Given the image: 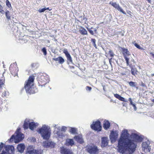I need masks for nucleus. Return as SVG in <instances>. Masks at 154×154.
<instances>
[{
    "label": "nucleus",
    "mask_w": 154,
    "mask_h": 154,
    "mask_svg": "<svg viewBox=\"0 0 154 154\" xmlns=\"http://www.w3.org/2000/svg\"><path fill=\"white\" fill-rule=\"evenodd\" d=\"M37 131L43 139L48 140L51 137V129L50 127L47 125H43L41 127L38 128Z\"/></svg>",
    "instance_id": "f03ea898"
},
{
    "label": "nucleus",
    "mask_w": 154,
    "mask_h": 154,
    "mask_svg": "<svg viewBox=\"0 0 154 154\" xmlns=\"http://www.w3.org/2000/svg\"><path fill=\"white\" fill-rule=\"evenodd\" d=\"M128 108H127V106H123V109H128L127 110V111L128 112L131 111L133 112L134 111H136L137 108L136 106H128Z\"/></svg>",
    "instance_id": "4be33fe9"
},
{
    "label": "nucleus",
    "mask_w": 154,
    "mask_h": 154,
    "mask_svg": "<svg viewBox=\"0 0 154 154\" xmlns=\"http://www.w3.org/2000/svg\"><path fill=\"white\" fill-rule=\"evenodd\" d=\"M74 138L77 142L80 143H82L83 142L82 137L81 135L75 136L74 137Z\"/></svg>",
    "instance_id": "6ab92c4d"
},
{
    "label": "nucleus",
    "mask_w": 154,
    "mask_h": 154,
    "mask_svg": "<svg viewBox=\"0 0 154 154\" xmlns=\"http://www.w3.org/2000/svg\"><path fill=\"white\" fill-rule=\"evenodd\" d=\"M52 127L54 128V131L53 133L54 136L59 139H63L65 135V134L63 133L60 131L61 130V131L65 132L67 130V128L65 126H63L61 128L58 125L53 124L52 125Z\"/></svg>",
    "instance_id": "7ed1b4c3"
},
{
    "label": "nucleus",
    "mask_w": 154,
    "mask_h": 154,
    "mask_svg": "<svg viewBox=\"0 0 154 154\" xmlns=\"http://www.w3.org/2000/svg\"><path fill=\"white\" fill-rule=\"evenodd\" d=\"M26 37V36H24L23 37H24V38H25Z\"/></svg>",
    "instance_id": "4d7b16f0"
},
{
    "label": "nucleus",
    "mask_w": 154,
    "mask_h": 154,
    "mask_svg": "<svg viewBox=\"0 0 154 154\" xmlns=\"http://www.w3.org/2000/svg\"><path fill=\"white\" fill-rule=\"evenodd\" d=\"M119 134V131L117 130L111 131L109 135V138L112 143L115 142L117 140Z\"/></svg>",
    "instance_id": "9d476101"
},
{
    "label": "nucleus",
    "mask_w": 154,
    "mask_h": 154,
    "mask_svg": "<svg viewBox=\"0 0 154 154\" xmlns=\"http://www.w3.org/2000/svg\"><path fill=\"white\" fill-rule=\"evenodd\" d=\"M46 10V8H40L38 10V11L40 13H42L44 12Z\"/></svg>",
    "instance_id": "58836bf2"
},
{
    "label": "nucleus",
    "mask_w": 154,
    "mask_h": 154,
    "mask_svg": "<svg viewBox=\"0 0 154 154\" xmlns=\"http://www.w3.org/2000/svg\"><path fill=\"white\" fill-rule=\"evenodd\" d=\"M152 56L154 57V54H152Z\"/></svg>",
    "instance_id": "5fc2aeb1"
},
{
    "label": "nucleus",
    "mask_w": 154,
    "mask_h": 154,
    "mask_svg": "<svg viewBox=\"0 0 154 154\" xmlns=\"http://www.w3.org/2000/svg\"><path fill=\"white\" fill-rule=\"evenodd\" d=\"M55 145V143H54L49 141V148H53L54 147Z\"/></svg>",
    "instance_id": "473e14b6"
},
{
    "label": "nucleus",
    "mask_w": 154,
    "mask_h": 154,
    "mask_svg": "<svg viewBox=\"0 0 154 154\" xmlns=\"http://www.w3.org/2000/svg\"><path fill=\"white\" fill-rule=\"evenodd\" d=\"M110 126V123L107 120H105L103 123V127L105 130H107Z\"/></svg>",
    "instance_id": "a211bd4d"
},
{
    "label": "nucleus",
    "mask_w": 154,
    "mask_h": 154,
    "mask_svg": "<svg viewBox=\"0 0 154 154\" xmlns=\"http://www.w3.org/2000/svg\"><path fill=\"white\" fill-rule=\"evenodd\" d=\"M39 153L38 151L33 149V146H29L27 148L26 154H39Z\"/></svg>",
    "instance_id": "4468645a"
},
{
    "label": "nucleus",
    "mask_w": 154,
    "mask_h": 154,
    "mask_svg": "<svg viewBox=\"0 0 154 154\" xmlns=\"http://www.w3.org/2000/svg\"><path fill=\"white\" fill-rule=\"evenodd\" d=\"M42 51L44 53V55H46L47 54L46 50L45 48H43L42 50Z\"/></svg>",
    "instance_id": "79ce46f5"
},
{
    "label": "nucleus",
    "mask_w": 154,
    "mask_h": 154,
    "mask_svg": "<svg viewBox=\"0 0 154 154\" xmlns=\"http://www.w3.org/2000/svg\"><path fill=\"white\" fill-rule=\"evenodd\" d=\"M63 52L65 54L67 60L70 62L72 61V59L70 54H69L66 49H64L63 51Z\"/></svg>",
    "instance_id": "5701e85b"
},
{
    "label": "nucleus",
    "mask_w": 154,
    "mask_h": 154,
    "mask_svg": "<svg viewBox=\"0 0 154 154\" xmlns=\"http://www.w3.org/2000/svg\"><path fill=\"white\" fill-rule=\"evenodd\" d=\"M4 81L0 80V89L2 88V87L4 85Z\"/></svg>",
    "instance_id": "ea45409f"
},
{
    "label": "nucleus",
    "mask_w": 154,
    "mask_h": 154,
    "mask_svg": "<svg viewBox=\"0 0 154 154\" xmlns=\"http://www.w3.org/2000/svg\"><path fill=\"white\" fill-rule=\"evenodd\" d=\"M154 76V74H152V76Z\"/></svg>",
    "instance_id": "6e6d98bb"
},
{
    "label": "nucleus",
    "mask_w": 154,
    "mask_h": 154,
    "mask_svg": "<svg viewBox=\"0 0 154 154\" xmlns=\"http://www.w3.org/2000/svg\"><path fill=\"white\" fill-rule=\"evenodd\" d=\"M6 4L7 6H8L9 8L10 7H11V5L8 0H7L6 1Z\"/></svg>",
    "instance_id": "c03bdc74"
},
{
    "label": "nucleus",
    "mask_w": 154,
    "mask_h": 154,
    "mask_svg": "<svg viewBox=\"0 0 154 154\" xmlns=\"http://www.w3.org/2000/svg\"><path fill=\"white\" fill-rule=\"evenodd\" d=\"M123 53L126 56L129 55V53L127 49H124L123 50Z\"/></svg>",
    "instance_id": "7c9ffc66"
},
{
    "label": "nucleus",
    "mask_w": 154,
    "mask_h": 154,
    "mask_svg": "<svg viewBox=\"0 0 154 154\" xmlns=\"http://www.w3.org/2000/svg\"><path fill=\"white\" fill-rule=\"evenodd\" d=\"M30 120L28 119H26L23 125V127L25 129H27L29 127Z\"/></svg>",
    "instance_id": "a878e982"
},
{
    "label": "nucleus",
    "mask_w": 154,
    "mask_h": 154,
    "mask_svg": "<svg viewBox=\"0 0 154 154\" xmlns=\"http://www.w3.org/2000/svg\"><path fill=\"white\" fill-rule=\"evenodd\" d=\"M60 152L62 154H73L71 150L64 147L61 148Z\"/></svg>",
    "instance_id": "2eb2a0df"
},
{
    "label": "nucleus",
    "mask_w": 154,
    "mask_h": 154,
    "mask_svg": "<svg viewBox=\"0 0 154 154\" xmlns=\"http://www.w3.org/2000/svg\"><path fill=\"white\" fill-rule=\"evenodd\" d=\"M14 135L12 136L9 140L11 142H12L14 140L15 143H17L22 140L24 137V135L20 132V129H17Z\"/></svg>",
    "instance_id": "423d86ee"
},
{
    "label": "nucleus",
    "mask_w": 154,
    "mask_h": 154,
    "mask_svg": "<svg viewBox=\"0 0 154 154\" xmlns=\"http://www.w3.org/2000/svg\"><path fill=\"white\" fill-rule=\"evenodd\" d=\"M87 29L91 34L92 35H93L94 34L93 31L91 30V29H93L92 27H91V28L87 27Z\"/></svg>",
    "instance_id": "c9c22d12"
},
{
    "label": "nucleus",
    "mask_w": 154,
    "mask_h": 154,
    "mask_svg": "<svg viewBox=\"0 0 154 154\" xmlns=\"http://www.w3.org/2000/svg\"><path fill=\"white\" fill-rule=\"evenodd\" d=\"M49 141H45L43 142L42 145L44 147L47 148H49Z\"/></svg>",
    "instance_id": "c85d7f7f"
},
{
    "label": "nucleus",
    "mask_w": 154,
    "mask_h": 154,
    "mask_svg": "<svg viewBox=\"0 0 154 154\" xmlns=\"http://www.w3.org/2000/svg\"><path fill=\"white\" fill-rule=\"evenodd\" d=\"M113 7L117 10L119 11L122 13L123 14H126L125 12L123 11L122 8L120 6L119 4L116 2H110L109 3Z\"/></svg>",
    "instance_id": "ddd939ff"
},
{
    "label": "nucleus",
    "mask_w": 154,
    "mask_h": 154,
    "mask_svg": "<svg viewBox=\"0 0 154 154\" xmlns=\"http://www.w3.org/2000/svg\"><path fill=\"white\" fill-rule=\"evenodd\" d=\"M108 143V138L106 137H104L102 138V147H105L107 146Z\"/></svg>",
    "instance_id": "aec40b11"
},
{
    "label": "nucleus",
    "mask_w": 154,
    "mask_h": 154,
    "mask_svg": "<svg viewBox=\"0 0 154 154\" xmlns=\"http://www.w3.org/2000/svg\"><path fill=\"white\" fill-rule=\"evenodd\" d=\"M94 30L96 32L97 31V29H94Z\"/></svg>",
    "instance_id": "864d4df0"
},
{
    "label": "nucleus",
    "mask_w": 154,
    "mask_h": 154,
    "mask_svg": "<svg viewBox=\"0 0 154 154\" xmlns=\"http://www.w3.org/2000/svg\"><path fill=\"white\" fill-rule=\"evenodd\" d=\"M149 144L150 142L148 140L142 143V149L146 153H148L150 152L151 148L149 146Z\"/></svg>",
    "instance_id": "f8f14e48"
},
{
    "label": "nucleus",
    "mask_w": 154,
    "mask_h": 154,
    "mask_svg": "<svg viewBox=\"0 0 154 154\" xmlns=\"http://www.w3.org/2000/svg\"><path fill=\"white\" fill-rule=\"evenodd\" d=\"M125 60L126 61L127 64V65H129V59L126 56V55H125Z\"/></svg>",
    "instance_id": "a19ab883"
},
{
    "label": "nucleus",
    "mask_w": 154,
    "mask_h": 154,
    "mask_svg": "<svg viewBox=\"0 0 154 154\" xmlns=\"http://www.w3.org/2000/svg\"><path fill=\"white\" fill-rule=\"evenodd\" d=\"M30 139L32 141H33V142H35L36 141V139L34 137H30Z\"/></svg>",
    "instance_id": "09e8293b"
},
{
    "label": "nucleus",
    "mask_w": 154,
    "mask_h": 154,
    "mask_svg": "<svg viewBox=\"0 0 154 154\" xmlns=\"http://www.w3.org/2000/svg\"><path fill=\"white\" fill-rule=\"evenodd\" d=\"M38 83L42 86L45 85L49 81L48 76L45 73H41L38 75L37 79Z\"/></svg>",
    "instance_id": "0eeeda50"
},
{
    "label": "nucleus",
    "mask_w": 154,
    "mask_h": 154,
    "mask_svg": "<svg viewBox=\"0 0 154 154\" xmlns=\"http://www.w3.org/2000/svg\"><path fill=\"white\" fill-rule=\"evenodd\" d=\"M114 96L115 97L121 101L125 102H126L127 101V100H126L124 98L122 97L120 95L118 94H114Z\"/></svg>",
    "instance_id": "bb28decb"
},
{
    "label": "nucleus",
    "mask_w": 154,
    "mask_h": 154,
    "mask_svg": "<svg viewBox=\"0 0 154 154\" xmlns=\"http://www.w3.org/2000/svg\"><path fill=\"white\" fill-rule=\"evenodd\" d=\"M9 95V93L8 91H5L2 94V96L6 97Z\"/></svg>",
    "instance_id": "f704fd0d"
},
{
    "label": "nucleus",
    "mask_w": 154,
    "mask_h": 154,
    "mask_svg": "<svg viewBox=\"0 0 154 154\" xmlns=\"http://www.w3.org/2000/svg\"><path fill=\"white\" fill-rule=\"evenodd\" d=\"M2 150L0 154H14V149L12 145H6L2 142L0 143V151Z\"/></svg>",
    "instance_id": "20e7f679"
},
{
    "label": "nucleus",
    "mask_w": 154,
    "mask_h": 154,
    "mask_svg": "<svg viewBox=\"0 0 154 154\" xmlns=\"http://www.w3.org/2000/svg\"><path fill=\"white\" fill-rule=\"evenodd\" d=\"M129 100L130 102L131 105H133V106H135L134 104L133 103L132 100V99L131 98H129Z\"/></svg>",
    "instance_id": "49530a36"
},
{
    "label": "nucleus",
    "mask_w": 154,
    "mask_h": 154,
    "mask_svg": "<svg viewBox=\"0 0 154 154\" xmlns=\"http://www.w3.org/2000/svg\"><path fill=\"white\" fill-rule=\"evenodd\" d=\"M2 109L4 110V111H5L7 110V106H2Z\"/></svg>",
    "instance_id": "de8ad7c7"
},
{
    "label": "nucleus",
    "mask_w": 154,
    "mask_h": 154,
    "mask_svg": "<svg viewBox=\"0 0 154 154\" xmlns=\"http://www.w3.org/2000/svg\"><path fill=\"white\" fill-rule=\"evenodd\" d=\"M75 144V142L72 139L68 138L66 140L65 144L67 146H72Z\"/></svg>",
    "instance_id": "f3484780"
},
{
    "label": "nucleus",
    "mask_w": 154,
    "mask_h": 154,
    "mask_svg": "<svg viewBox=\"0 0 154 154\" xmlns=\"http://www.w3.org/2000/svg\"><path fill=\"white\" fill-rule=\"evenodd\" d=\"M25 148L24 144L20 143L19 144L17 147V149L19 152L22 153L23 152Z\"/></svg>",
    "instance_id": "412c9836"
},
{
    "label": "nucleus",
    "mask_w": 154,
    "mask_h": 154,
    "mask_svg": "<svg viewBox=\"0 0 154 154\" xmlns=\"http://www.w3.org/2000/svg\"><path fill=\"white\" fill-rule=\"evenodd\" d=\"M131 73L133 75H135L137 74V71L136 69L134 68H132L131 69Z\"/></svg>",
    "instance_id": "c756f323"
},
{
    "label": "nucleus",
    "mask_w": 154,
    "mask_h": 154,
    "mask_svg": "<svg viewBox=\"0 0 154 154\" xmlns=\"http://www.w3.org/2000/svg\"><path fill=\"white\" fill-rule=\"evenodd\" d=\"M91 41L93 42V44L94 46L95 47H96V44H95V40L94 39H92L91 40Z\"/></svg>",
    "instance_id": "37998d69"
},
{
    "label": "nucleus",
    "mask_w": 154,
    "mask_h": 154,
    "mask_svg": "<svg viewBox=\"0 0 154 154\" xmlns=\"http://www.w3.org/2000/svg\"><path fill=\"white\" fill-rule=\"evenodd\" d=\"M141 85L143 87H144L145 86V85L143 83H142L141 84Z\"/></svg>",
    "instance_id": "3c124183"
},
{
    "label": "nucleus",
    "mask_w": 154,
    "mask_h": 154,
    "mask_svg": "<svg viewBox=\"0 0 154 154\" xmlns=\"http://www.w3.org/2000/svg\"><path fill=\"white\" fill-rule=\"evenodd\" d=\"M51 9H49V8H46V10H49V11H50Z\"/></svg>",
    "instance_id": "603ef678"
},
{
    "label": "nucleus",
    "mask_w": 154,
    "mask_h": 154,
    "mask_svg": "<svg viewBox=\"0 0 154 154\" xmlns=\"http://www.w3.org/2000/svg\"><path fill=\"white\" fill-rule=\"evenodd\" d=\"M91 128L95 131H101L102 128L101 124L99 120L94 122L91 125Z\"/></svg>",
    "instance_id": "1a4fd4ad"
},
{
    "label": "nucleus",
    "mask_w": 154,
    "mask_h": 154,
    "mask_svg": "<svg viewBox=\"0 0 154 154\" xmlns=\"http://www.w3.org/2000/svg\"><path fill=\"white\" fill-rule=\"evenodd\" d=\"M68 131L72 134H77V129L75 128L69 127Z\"/></svg>",
    "instance_id": "393cba45"
},
{
    "label": "nucleus",
    "mask_w": 154,
    "mask_h": 154,
    "mask_svg": "<svg viewBox=\"0 0 154 154\" xmlns=\"http://www.w3.org/2000/svg\"><path fill=\"white\" fill-rule=\"evenodd\" d=\"M134 45L138 48L139 49H141L142 48L139 45L137 44V43H135L134 44Z\"/></svg>",
    "instance_id": "a18cd8bd"
},
{
    "label": "nucleus",
    "mask_w": 154,
    "mask_h": 154,
    "mask_svg": "<svg viewBox=\"0 0 154 154\" xmlns=\"http://www.w3.org/2000/svg\"><path fill=\"white\" fill-rule=\"evenodd\" d=\"M3 7L1 5H0V12L1 14H5V12L3 10Z\"/></svg>",
    "instance_id": "4c0bfd02"
},
{
    "label": "nucleus",
    "mask_w": 154,
    "mask_h": 154,
    "mask_svg": "<svg viewBox=\"0 0 154 154\" xmlns=\"http://www.w3.org/2000/svg\"><path fill=\"white\" fill-rule=\"evenodd\" d=\"M34 79V76L32 75L30 76L28 80L25 82L24 87L27 92L31 94L35 93L32 90L33 88L32 86L33 85Z\"/></svg>",
    "instance_id": "39448f33"
},
{
    "label": "nucleus",
    "mask_w": 154,
    "mask_h": 154,
    "mask_svg": "<svg viewBox=\"0 0 154 154\" xmlns=\"http://www.w3.org/2000/svg\"><path fill=\"white\" fill-rule=\"evenodd\" d=\"M91 89V88L90 87L87 86L86 87V90H89V91H90Z\"/></svg>",
    "instance_id": "8fccbe9b"
},
{
    "label": "nucleus",
    "mask_w": 154,
    "mask_h": 154,
    "mask_svg": "<svg viewBox=\"0 0 154 154\" xmlns=\"http://www.w3.org/2000/svg\"><path fill=\"white\" fill-rule=\"evenodd\" d=\"M109 56H110L111 57H113L114 56V54L112 52L111 50H109V51L108 53L107 54L106 56L109 57Z\"/></svg>",
    "instance_id": "72a5a7b5"
},
{
    "label": "nucleus",
    "mask_w": 154,
    "mask_h": 154,
    "mask_svg": "<svg viewBox=\"0 0 154 154\" xmlns=\"http://www.w3.org/2000/svg\"><path fill=\"white\" fill-rule=\"evenodd\" d=\"M56 61H58L60 64L63 63L65 61L64 59L61 57H59L54 59Z\"/></svg>",
    "instance_id": "cd10ccee"
},
{
    "label": "nucleus",
    "mask_w": 154,
    "mask_h": 154,
    "mask_svg": "<svg viewBox=\"0 0 154 154\" xmlns=\"http://www.w3.org/2000/svg\"><path fill=\"white\" fill-rule=\"evenodd\" d=\"M38 125L39 124L38 123L30 121L29 128L31 130L33 131L34 129L38 126Z\"/></svg>",
    "instance_id": "dca6fc26"
},
{
    "label": "nucleus",
    "mask_w": 154,
    "mask_h": 154,
    "mask_svg": "<svg viewBox=\"0 0 154 154\" xmlns=\"http://www.w3.org/2000/svg\"><path fill=\"white\" fill-rule=\"evenodd\" d=\"M142 140L141 137L134 133L129 138L128 130L124 129L119 139L118 150L122 154H132L137 147V143Z\"/></svg>",
    "instance_id": "f257e3e1"
},
{
    "label": "nucleus",
    "mask_w": 154,
    "mask_h": 154,
    "mask_svg": "<svg viewBox=\"0 0 154 154\" xmlns=\"http://www.w3.org/2000/svg\"><path fill=\"white\" fill-rule=\"evenodd\" d=\"M86 148L87 152L90 154H99L100 151L97 146L94 145L87 146Z\"/></svg>",
    "instance_id": "6e6552de"
},
{
    "label": "nucleus",
    "mask_w": 154,
    "mask_h": 154,
    "mask_svg": "<svg viewBox=\"0 0 154 154\" xmlns=\"http://www.w3.org/2000/svg\"><path fill=\"white\" fill-rule=\"evenodd\" d=\"M129 85L131 87H135L136 85V83L133 82H129Z\"/></svg>",
    "instance_id": "e433bc0d"
},
{
    "label": "nucleus",
    "mask_w": 154,
    "mask_h": 154,
    "mask_svg": "<svg viewBox=\"0 0 154 154\" xmlns=\"http://www.w3.org/2000/svg\"><path fill=\"white\" fill-rule=\"evenodd\" d=\"M80 33L82 35H87L88 34L87 31L83 27L80 26L79 29Z\"/></svg>",
    "instance_id": "b1692460"
},
{
    "label": "nucleus",
    "mask_w": 154,
    "mask_h": 154,
    "mask_svg": "<svg viewBox=\"0 0 154 154\" xmlns=\"http://www.w3.org/2000/svg\"><path fill=\"white\" fill-rule=\"evenodd\" d=\"M5 14L6 18L8 20L10 19V12L8 11H6L5 12Z\"/></svg>",
    "instance_id": "2f4dec72"
},
{
    "label": "nucleus",
    "mask_w": 154,
    "mask_h": 154,
    "mask_svg": "<svg viewBox=\"0 0 154 154\" xmlns=\"http://www.w3.org/2000/svg\"><path fill=\"white\" fill-rule=\"evenodd\" d=\"M9 69L11 73L14 76L17 75L18 69L16 63H14L11 64L10 66Z\"/></svg>",
    "instance_id": "9b49d317"
}]
</instances>
